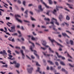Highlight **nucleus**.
<instances>
[{"label":"nucleus","instance_id":"1","mask_svg":"<svg viewBox=\"0 0 74 74\" xmlns=\"http://www.w3.org/2000/svg\"><path fill=\"white\" fill-rule=\"evenodd\" d=\"M48 39L49 40H50V41H51V42L52 43V45H53V47H55V45H54L53 44V42H56V43L57 44V45H60V47H62V48H63V47H64L62 45L58 43V42H56V41H55V40L53 39H51V37H49Z\"/></svg>","mask_w":74,"mask_h":74},{"label":"nucleus","instance_id":"2","mask_svg":"<svg viewBox=\"0 0 74 74\" xmlns=\"http://www.w3.org/2000/svg\"><path fill=\"white\" fill-rule=\"evenodd\" d=\"M30 49L31 51H32V52L34 51V54L36 56H37L38 59H40L39 56H38V55L36 54L37 52L36 51L33 50V47L32 46H30Z\"/></svg>","mask_w":74,"mask_h":74},{"label":"nucleus","instance_id":"3","mask_svg":"<svg viewBox=\"0 0 74 74\" xmlns=\"http://www.w3.org/2000/svg\"><path fill=\"white\" fill-rule=\"evenodd\" d=\"M46 23V25H49V24L50 23V24H51V25H52V27H55V25L54 24V21H53V19L52 18L51 19V21L50 23L47 22Z\"/></svg>","mask_w":74,"mask_h":74},{"label":"nucleus","instance_id":"4","mask_svg":"<svg viewBox=\"0 0 74 74\" xmlns=\"http://www.w3.org/2000/svg\"><path fill=\"white\" fill-rule=\"evenodd\" d=\"M38 8L39 10H38V12H40V11H43V9L42 8L41 5H39L38 6Z\"/></svg>","mask_w":74,"mask_h":74},{"label":"nucleus","instance_id":"5","mask_svg":"<svg viewBox=\"0 0 74 74\" xmlns=\"http://www.w3.org/2000/svg\"><path fill=\"white\" fill-rule=\"evenodd\" d=\"M40 0V2H41V3H42L43 4H44V5H45V7H46V8H51V7H49V6H48L47 5V4H46V3L45 2H44L43 0Z\"/></svg>","mask_w":74,"mask_h":74},{"label":"nucleus","instance_id":"6","mask_svg":"<svg viewBox=\"0 0 74 74\" xmlns=\"http://www.w3.org/2000/svg\"><path fill=\"white\" fill-rule=\"evenodd\" d=\"M27 69L28 71V72L29 74H32V71L33 70V68L31 67L29 69L27 68Z\"/></svg>","mask_w":74,"mask_h":74},{"label":"nucleus","instance_id":"7","mask_svg":"<svg viewBox=\"0 0 74 74\" xmlns=\"http://www.w3.org/2000/svg\"><path fill=\"white\" fill-rule=\"evenodd\" d=\"M64 16L62 14H60L59 15V19L61 22L62 21V19H63Z\"/></svg>","mask_w":74,"mask_h":74},{"label":"nucleus","instance_id":"8","mask_svg":"<svg viewBox=\"0 0 74 74\" xmlns=\"http://www.w3.org/2000/svg\"><path fill=\"white\" fill-rule=\"evenodd\" d=\"M11 31L12 32H16V30H15V26H13V27H11Z\"/></svg>","mask_w":74,"mask_h":74},{"label":"nucleus","instance_id":"9","mask_svg":"<svg viewBox=\"0 0 74 74\" xmlns=\"http://www.w3.org/2000/svg\"><path fill=\"white\" fill-rule=\"evenodd\" d=\"M20 52L22 54V59H25V54H24V53H23V50H21Z\"/></svg>","mask_w":74,"mask_h":74},{"label":"nucleus","instance_id":"10","mask_svg":"<svg viewBox=\"0 0 74 74\" xmlns=\"http://www.w3.org/2000/svg\"><path fill=\"white\" fill-rule=\"evenodd\" d=\"M0 54H1L2 55H7V54L6 53V51L5 50H3V52L1 51L0 52Z\"/></svg>","mask_w":74,"mask_h":74},{"label":"nucleus","instance_id":"11","mask_svg":"<svg viewBox=\"0 0 74 74\" xmlns=\"http://www.w3.org/2000/svg\"><path fill=\"white\" fill-rule=\"evenodd\" d=\"M62 36H64V37H66H66H67L68 38H70V36H68L67 34H66V33H62Z\"/></svg>","mask_w":74,"mask_h":74},{"label":"nucleus","instance_id":"12","mask_svg":"<svg viewBox=\"0 0 74 74\" xmlns=\"http://www.w3.org/2000/svg\"><path fill=\"white\" fill-rule=\"evenodd\" d=\"M52 19H53V20H54L55 21H56L55 22V23H56V25H59V23L57 21V20L56 19L53 18H52Z\"/></svg>","mask_w":74,"mask_h":74},{"label":"nucleus","instance_id":"13","mask_svg":"<svg viewBox=\"0 0 74 74\" xmlns=\"http://www.w3.org/2000/svg\"><path fill=\"white\" fill-rule=\"evenodd\" d=\"M64 53H67V56H68V57H70V58H71V59H72V58H72V57H71V56H70V55L69 54V53H68V52H67V51H66L64 52Z\"/></svg>","mask_w":74,"mask_h":74},{"label":"nucleus","instance_id":"14","mask_svg":"<svg viewBox=\"0 0 74 74\" xmlns=\"http://www.w3.org/2000/svg\"><path fill=\"white\" fill-rule=\"evenodd\" d=\"M20 66V64L19 63H17L16 64L15 67L17 68H19Z\"/></svg>","mask_w":74,"mask_h":74},{"label":"nucleus","instance_id":"15","mask_svg":"<svg viewBox=\"0 0 74 74\" xmlns=\"http://www.w3.org/2000/svg\"><path fill=\"white\" fill-rule=\"evenodd\" d=\"M42 53H43V54L44 55H45V57H47V56L48 57H49V56H50V54H47L46 55V54L45 53V52H42Z\"/></svg>","mask_w":74,"mask_h":74},{"label":"nucleus","instance_id":"16","mask_svg":"<svg viewBox=\"0 0 74 74\" xmlns=\"http://www.w3.org/2000/svg\"><path fill=\"white\" fill-rule=\"evenodd\" d=\"M42 44V45H44V46H45V45L47 44V42H46V40H43V43Z\"/></svg>","mask_w":74,"mask_h":74},{"label":"nucleus","instance_id":"17","mask_svg":"<svg viewBox=\"0 0 74 74\" xmlns=\"http://www.w3.org/2000/svg\"><path fill=\"white\" fill-rule=\"evenodd\" d=\"M66 5H68L69 8H71V9H73V8L71 7V5L70 4L66 3Z\"/></svg>","mask_w":74,"mask_h":74},{"label":"nucleus","instance_id":"18","mask_svg":"<svg viewBox=\"0 0 74 74\" xmlns=\"http://www.w3.org/2000/svg\"><path fill=\"white\" fill-rule=\"evenodd\" d=\"M56 54L57 56L59 58H62V56L60 55H59V54L58 53L56 52Z\"/></svg>","mask_w":74,"mask_h":74},{"label":"nucleus","instance_id":"19","mask_svg":"<svg viewBox=\"0 0 74 74\" xmlns=\"http://www.w3.org/2000/svg\"><path fill=\"white\" fill-rule=\"evenodd\" d=\"M44 20H45V21H48V22H49V21H50V19L49 18H44Z\"/></svg>","mask_w":74,"mask_h":74},{"label":"nucleus","instance_id":"20","mask_svg":"<svg viewBox=\"0 0 74 74\" xmlns=\"http://www.w3.org/2000/svg\"><path fill=\"white\" fill-rule=\"evenodd\" d=\"M49 63L51 64L52 65H53L54 64L52 62V61H51L50 60H48L47 61Z\"/></svg>","mask_w":74,"mask_h":74},{"label":"nucleus","instance_id":"21","mask_svg":"<svg viewBox=\"0 0 74 74\" xmlns=\"http://www.w3.org/2000/svg\"><path fill=\"white\" fill-rule=\"evenodd\" d=\"M30 18H31V20H32V21H36V20H35V19H34V18H33V17L32 16H30Z\"/></svg>","mask_w":74,"mask_h":74},{"label":"nucleus","instance_id":"22","mask_svg":"<svg viewBox=\"0 0 74 74\" xmlns=\"http://www.w3.org/2000/svg\"><path fill=\"white\" fill-rule=\"evenodd\" d=\"M60 63L61 64H62V65L63 66H66V64L63 61H61L60 62Z\"/></svg>","mask_w":74,"mask_h":74},{"label":"nucleus","instance_id":"23","mask_svg":"<svg viewBox=\"0 0 74 74\" xmlns=\"http://www.w3.org/2000/svg\"><path fill=\"white\" fill-rule=\"evenodd\" d=\"M56 12H57L56 10H54V11L52 12V13L53 14H54V15H56Z\"/></svg>","mask_w":74,"mask_h":74},{"label":"nucleus","instance_id":"24","mask_svg":"<svg viewBox=\"0 0 74 74\" xmlns=\"http://www.w3.org/2000/svg\"><path fill=\"white\" fill-rule=\"evenodd\" d=\"M16 20H17V21H18V22H20V23H22V21H21V20L18 19V18H16Z\"/></svg>","mask_w":74,"mask_h":74},{"label":"nucleus","instance_id":"25","mask_svg":"<svg viewBox=\"0 0 74 74\" xmlns=\"http://www.w3.org/2000/svg\"><path fill=\"white\" fill-rule=\"evenodd\" d=\"M70 19V17L68 15L67 16L66 18V20H67L68 21H69Z\"/></svg>","mask_w":74,"mask_h":74},{"label":"nucleus","instance_id":"26","mask_svg":"<svg viewBox=\"0 0 74 74\" xmlns=\"http://www.w3.org/2000/svg\"><path fill=\"white\" fill-rule=\"evenodd\" d=\"M8 67V65L6 64H5V65H3L2 66V67Z\"/></svg>","mask_w":74,"mask_h":74},{"label":"nucleus","instance_id":"27","mask_svg":"<svg viewBox=\"0 0 74 74\" xmlns=\"http://www.w3.org/2000/svg\"><path fill=\"white\" fill-rule=\"evenodd\" d=\"M15 17L16 18H16H17V17H19L20 18H21V16H19V15L18 14H17L16 15H15Z\"/></svg>","mask_w":74,"mask_h":74},{"label":"nucleus","instance_id":"28","mask_svg":"<svg viewBox=\"0 0 74 74\" xmlns=\"http://www.w3.org/2000/svg\"><path fill=\"white\" fill-rule=\"evenodd\" d=\"M24 16L25 18H28V14H25Z\"/></svg>","mask_w":74,"mask_h":74},{"label":"nucleus","instance_id":"29","mask_svg":"<svg viewBox=\"0 0 74 74\" xmlns=\"http://www.w3.org/2000/svg\"><path fill=\"white\" fill-rule=\"evenodd\" d=\"M58 8H60V6H56V8L57 11H59V9Z\"/></svg>","mask_w":74,"mask_h":74},{"label":"nucleus","instance_id":"30","mask_svg":"<svg viewBox=\"0 0 74 74\" xmlns=\"http://www.w3.org/2000/svg\"><path fill=\"white\" fill-rule=\"evenodd\" d=\"M23 21L24 22H26V23H30V22L29 21L25 20H24Z\"/></svg>","mask_w":74,"mask_h":74},{"label":"nucleus","instance_id":"31","mask_svg":"<svg viewBox=\"0 0 74 74\" xmlns=\"http://www.w3.org/2000/svg\"><path fill=\"white\" fill-rule=\"evenodd\" d=\"M23 4L24 5V6H26V1H24L23 2Z\"/></svg>","mask_w":74,"mask_h":74},{"label":"nucleus","instance_id":"32","mask_svg":"<svg viewBox=\"0 0 74 74\" xmlns=\"http://www.w3.org/2000/svg\"><path fill=\"white\" fill-rule=\"evenodd\" d=\"M69 66H70L71 67H74V64L73 65H71V64L70 63H69Z\"/></svg>","mask_w":74,"mask_h":74},{"label":"nucleus","instance_id":"33","mask_svg":"<svg viewBox=\"0 0 74 74\" xmlns=\"http://www.w3.org/2000/svg\"><path fill=\"white\" fill-rule=\"evenodd\" d=\"M48 0L49 1V4H52V1L51 0Z\"/></svg>","mask_w":74,"mask_h":74},{"label":"nucleus","instance_id":"34","mask_svg":"<svg viewBox=\"0 0 74 74\" xmlns=\"http://www.w3.org/2000/svg\"><path fill=\"white\" fill-rule=\"evenodd\" d=\"M61 70V71H64V72H65V71H66V69L64 68H62Z\"/></svg>","mask_w":74,"mask_h":74},{"label":"nucleus","instance_id":"35","mask_svg":"<svg viewBox=\"0 0 74 74\" xmlns=\"http://www.w3.org/2000/svg\"><path fill=\"white\" fill-rule=\"evenodd\" d=\"M36 65L38 66H40V65L38 64V63L37 62H36Z\"/></svg>","mask_w":74,"mask_h":74},{"label":"nucleus","instance_id":"36","mask_svg":"<svg viewBox=\"0 0 74 74\" xmlns=\"http://www.w3.org/2000/svg\"><path fill=\"white\" fill-rule=\"evenodd\" d=\"M4 29L5 31H4V32H7V29L6 27H4Z\"/></svg>","mask_w":74,"mask_h":74},{"label":"nucleus","instance_id":"37","mask_svg":"<svg viewBox=\"0 0 74 74\" xmlns=\"http://www.w3.org/2000/svg\"><path fill=\"white\" fill-rule=\"evenodd\" d=\"M40 68L39 67H38V69H37V70H36V72H38H38H40Z\"/></svg>","mask_w":74,"mask_h":74},{"label":"nucleus","instance_id":"38","mask_svg":"<svg viewBox=\"0 0 74 74\" xmlns=\"http://www.w3.org/2000/svg\"><path fill=\"white\" fill-rule=\"evenodd\" d=\"M17 35H18V34H17V33H15L12 34V36H17Z\"/></svg>","mask_w":74,"mask_h":74},{"label":"nucleus","instance_id":"39","mask_svg":"<svg viewBox=\"0 0 74 74\" xmlns=\"http://www.w3.org/2000/svg\"><path fill=\"white\" fill-rule=\"evenodd\" d=\"M70 42H71V45H73V41L72 40H70Z\"/></svg>","mask_w":74,"mask_h":74},{"label":"nucleus","instance_id":"40","mask_svg":"<svg viewBox=\"0 0 74 74\" xmlns=\"http://www.w3.org/2000/svg\"><path fill=\"white\" fill-rule=\"evenodd\" d=\"M50 70H55V68H53V67H52V66H51Z\"/></svg>","mask_w":74,"mask_h":74},{"label":"nucleus","instance_id":"41","mask_svg":"<svg viewBox=\"0 0 74 74\" xmlns=\"http://www.w3.org/2000/svg\"><path fill=\"white\" fill-rule=\"evenodd\" d=\"M29 43H31V44H32L34 47H35V45H34V43L31 42L30 41H29Z\"/></svg>","mask_w":74,"mask_h":74},{"label":"nucleus","instance_id":"42","mask_svg":"<svg viewBox=\"0 0 74 74\" xmlns=\"http://www.w3.org/2000/svg\"><path fill=\"white\" fill-rule=\"evenodd\" d=\"M28 12V10H27L24 12V13L25 14H28L27 13Z\"/></svg>","mask_w":74,"mask_h":74},{"label":"nucleus","instance_id":"43","mask_svg":"<svg viewBox=\"0 0 74 74\" xmlns=\"http://www.w3.org/2000/svg\"><path fill=\"white\" fill-rule=\"evenodd\" d=\"M66 44H69V39H66Z\"/></svg>","mask_w":74,"mask_h":74},{"label":"nucleus","instance_id":"44","mask_svg":"<svg viewBox=\"0 0 74 74\" xmlns=\"http://www.w3.org/2000/svg\"><path fill=\"white\" fill-rule=\"evenodd\" d=\"M55 64L56 66H59V63L57 62H55Z\"/></svg>","mask_w":74,"mask_h":74},{"label":"nucleus","instance_id":"45","mask_svg":"<svg viewBox=\"0 0 74 74\" xmlns=\"http://www.w3.org/2000/svg\"><path fill=\"white\" fill-rule=\"evenodd\" d=\"M8 52L9 53H10V54L11 55L12 53H11V51L9 50L8 51Z\"/></svg>","mask_w":74,"mask_h":74},{"label":"nucleus","instance_id":"46","mask_svg":"<svg viewBox=\"0 0 74 74\" xmlns=\"http://www.w3.org/2000/svg\"><path fill=\"white\" fill-rule=\"evenodd\" d=\"M54 73H55V74H60L59 73H56V70H55V71H54Z\"/></svg>","mask_w":74,"mask_h":74},{"label":"nucleus","instance_id":"47","mask_svg":"<svg viewBox=\"0 0 74 74\" xmlns=\"http://www.w3.org/2000/svg\"><path fill=\"white\" fill-rule=\"evenodd\" d=\"M21 30H25V29H24V28L23 27V26H21Z\"/></svg>","mask_w":74,"mask_h":74},{"label":"nucleus","instance_id":"48","mask_svg":"<svg viewBox=\"0 0 74 74\" xmlns=\"http://www.w3.org/2000/svg\"><path fill=\"white\" fill-rule=\"evenodd\" d=\"M32 33L34 36H37V34L35 33V32H32Z\"/></svg>","mask_w":74,"mask_h":74},{"label":"nucleus","instance_id":"49","mask_svg":"<svg viewBox=\"0 0 74 74\" xmlns=\"http://www.w3.org/2000/svg\"><path fill=\"white\" fill-rule=\"evenodd\" d=\"M41 49H43V50H45L46 49V48H44V47H40Z\"/></svg>","mask_w":74,"mask_h":74},{"label":"nucleus","instance_id":"50","mask_svg":"<svg viewBox=\"0 0 74 74\" xmlns=\"http://www.w3.org/2000/svg\"><path fill=\"white\" fill-rule=\"evenodd\" d=\"M8 56H9V57L10 58H12V56L10 54H8Z\"/></svg>","mask_w":74,"mask_h":74},{"label":"nucleus","instance_id":"51","mask_svg":"<svg viewBox=\"0 0 74 74\" xmlns=\"http://www.w3.org/2000/svg\"><path fill=\"white\" fill-rule=\"evenodd\" d=\"M15 53H16L17 54H19V52H18V51L16 50L15 51Z\"/></svg>","mask_w":74,"mask_h":74},{"label":"nucleus","instance_id":"52","mask_svg":"<svg viewBox=\"0 0 74 74\" xmlns=\"http://www.w3.org/2000/svg\"><path fill=\"white\" fill-rule=\"evenodd\" d=\"M31 58L33 59H35V57L33 56V55L31 56Z\"/></svg>","mask_w":74,"mask_h":74},{"label":"nucleus","instance_id":"53","mask_svg":"<svg viewBox=\"0 0 74 74\" xmlns=\"http://www.w3.org/2000/svg\"><path fill=\"white\" fill-rule=\"evenodd\" d=\"M31 39H32V40H35V38L33 37H32V38H31Z\"/></svg>","mask_w":74,"mask_h":74},{"label":"nucleus","instance_id":"54","mask_svg":"<svg viewBox=\"0 0 74 74\" xmlns=\"http://www.w3.org/2000/svg\"><path fill=\"white\" fill-rule=\"evenodd\" d=\"M64 23L66 24V25L67 26H69V24L64 22Z\"/></svg>","mask_w":74,"mask_h":74},{"label":"nucleus","instance_id":"55","mask_svg":"<svg viewBox=\"0 0 74 74\" xmlns=\"http://www.w3.org/2000/svg\"><path fill=\"white\" fill-rule=\"evenodd\" d=\"M41 27L42 28H47V27L46 26H42V25L41 26Z\"/></svg>","mask_w":74,"mask_h":74},{"label":"nucleus","instance_id":"56","mask_svg":"<svg viewBox=\"0 0 74 74\" xmlns=\"http://www.w3.org/2000/svg\"><path fill=\"white\" fill-rule=\"evenodd\" d=\"M9 46H10L11 47H12V48H14V46H12V45L11 44H10Z\"/></svg>","mask_w":74,"mask_h":74},{"label":"nucleus","instance_id":"57","mask_svg":"<svg viewBox=\"0 0 74 74\" xmlns=\"http://www.w3.org/2000/svg\"><path fill=\"white\" fill-rule=\"evenodd\" d=\"M64 10H65L66 11H68V12H70V10L68 9L67 8H65Z\"/></svg>","mask_w":74,"mask_h":74},{"label":"nucleus","instance_id":"58","mask_svg":"<svg viewBox=\"0 0 74 74\" xmlns=\"http://www.w3.org/2000/svg\"><path fill=\"white\" fill-rule=\"evenodd\" d=\"M18 2L19 4H21V1L19 0L18 1Z\"/></svg>","mask_w":74,"mask_h":74},{"label":"nucleus","instance_id":"59","mask_svg":"<svg viewBox=\"0 0 74 74\" xmlns=\"http://www.w3.org/2000/svg\"><path fill=\"white\" fill-rule=\"evenodd\" d=\"M68 61H69V62H73V61H72V60L69 59H68Z\"/></svg>","mask_w":74,"mask_h":74},{"label":"nucleus","instance_id":"60","mask_svg":"<svg viewBox=\"0 0 74 74\" xmlns=\"http://www.w3.org/2000/svg\"><path fill=\"white\" fill-rule=\"evenodd\" d=\"M29 13L30 14H31V15H33V12H32L31 11H30L29 12Z\"/></svg>","mask_w":74,"mask_h":74},{"label":"nucleus","instance_id":"61","mask_svg":"<svg viewBox=\"0 0 74 74\" xmlns=\"http://www.w3.org/2000/svg\"><path fill=\"white\" fill-rule=\"evenodd\" d=\"M0 31H1V32H4V31L3 29L2 28L0 29Z\"/></svg>","mask_w":74,"mask_h":74},{"label":"nucleus","instance_id":"62","mask_svg":"<svg viewBox=\"0 0 74 74\" xmlns=\"http://www.w3.org/2000/svg\"><path fill=\"white\" fill-rule=\"evenodd\" d=\"M58 50L60 51H62V49L61 48V47H60V48Z\"/></svg>","mask_w":74,"mask_h":74},{"label":"nucleus","instance_id":"63","mask_svg":"<svg viewBox=\"0 0 74 74\" xmlns=\"http://www.w3.org/2000/svg\"><path fill=\"white\" fill-rule=\"evenodd\" d=\"M61 58L63 60H65L66 59V58L64 57H62Z\"/></svg>","mask_w":74,"mask_h":74},{"label":"nucleus","instance_id":"64","mask_svg":"<svg viewBox=\"0 0 74 74\" xmlns=\"http://www.w3.org/2000/svg\"><path fill=\"white\" fill-rule=\"evenodd\" d=\"M33 6V5L32 4H29L28 5V7H31Z\"/></svg>","mask_w":74,"mask_h":74}]
</instances>
